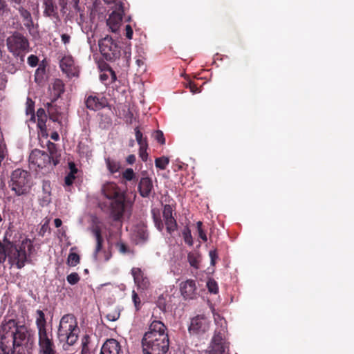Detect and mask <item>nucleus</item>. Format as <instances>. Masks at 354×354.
I'll return each mask as SVG.
<instances>
[{
    "instance_id": "nucleus-41",
    "label": "nucleus",
    "mask_w": 354,
    "mask_h": 354,
    "mask_svg": "<svg viewBox=\"0 0 354 354\" xmlns=\"http://www.w3.org/2000/svg\"><path fill=\"white\" fill-rule=\"evenodd\" d=\"M173 208L170 205H165L162 212V216L164 220L173 217Z\"/></svg>"
},
{
    "instance_id": "nucleus-18",
    "label": "nucleus",
    "mask_w": 354,
    "mask_h": 354,
    "mask_svg": "<svg viewBox=\"0 0 354 354\" xmlns=\"http://www.w3.org/2000/svg\"><path fill=\"white\" fill-rule=\"evenodd\" d=\"M138 192L143 198H149L153 192L152 180L149 177H142L138 183Z\"/></svg>"
},
{
    "instance_id": "nucleus-51",
    "label": "nucleus",
    "mask_w": 354,
    "mask_h": 354,
    "mask_svg": "<svg viewBox=\"0 0 354 354\" xmlns=\"http://www.w3.org/2000/svg\"><path fill=\"white\" fill-rule=\"evenodd\" d=\"M124 61L126 62V66H129L131 60V50L130 48L127 47L124 50V55L122 57Z\"/></svg>"
},
{
    "instance_id": "nucleus-23",
    "label": "nucleus",
    "mask_w": 354,
    "mask_h": 354,
    "mask_svg": "<svg viewBox=\"0 0 354 354\" xmlns=\"http://www.w3.org/2000/svg\"><path fill=\"white\" fill-rule=\"evenodd\" d=\"M32 346H27L17 344H10V347H8L9 354H31L30 349Z\"/></svg>"
},
{
    "instance_id": "nucleus-17",
    "label": "nucleus",
    "mask_w": 354,
    "mask_h": 354,
    "mask_svg": "<svg viewBox=\"0 0 354 354\" xmlns=\"http://www.w3.org/2000/svg\"><path fill=\"white\" fill-rule=\"evenodd\" d=\"M85 104L87 109L96 111L108 105L107 100L104 97L97 95H88L85 100Z\"/></svg>"
},
{
    "instance_id": "nucleus-24",
    "label": "nucleus",
    "mask_w": 354,
    "mask_h": 354,
    "mask_svg": "<svg viewBox=\"0 0 354 354\" xmlns=\"http://www.w3.org/2000/svg\"><path fill=\"white\" fill-rule=\"evenodd\" d=\"M37 315L36 325L38 329V335L43 333H47L46 328V321L44 312L41 310H37Z\"/></svg>"
},
{
    "instance_id": "nucleus-30",
    "label": "nucleus",
    "mask_w": 354,
    "mask_h": 354,
    "mask_svg": "<svg viewBox=\"0 0 354 354\" xmlns=\"http://www.w3.org/2000/svg\"><path fill=\"white\" fill-rule=\"evenodd\" d=\"M164 221L167 232L171 234L177 229V223L175 218L173 216L171 218H169L168 219L166 218Z\"/></svg>"
},
{
    "instance_id": "nucleus-34",
    "label": "nucleus",
    "mask_w": 354,
    "mask_h": 354,
    "mask_svg": "<svg viewBox=\"0 0 354 354\" xmlns=\"http://www.w3.org/2000/svg\"><path fill=\"white\" fill-rule=\"evenodd\" d=\"M46 73V68L44 66L40 64L35 71V80L37 83H40L44 80V75Z\"/></svg>"
},
{
    "instance_id": "nucleus-20",
    "label": "nucleus",
    "mask_w": 354,
    "mask_h": 354,
    "mask_svg": "<svg viewBox=\"0 0 354 354\" xmlns=\"http://www.w3.org/2000/svg\"><path fill=\"white\" fill-rule=\"evenodd\" d=\"M131 274L136 286L142 290L147 289L149 286V281L145 277L141 269L139 268H133Z\"/></svg>"
},
{
    "instance_id": "nucleus-2",
    "label": "nucleus",
    "mask_w": 354,
    "mask_h": 354,
    "mask_svg": "<svg viewBox=\"0 0 354 354\" xmlns=\"http://www.w3.org/2000/svg\"><path fill=\"white\" fill-rule=\"evenodd\" d=\"M102 193L110 200L111 215L114 221H119L124 210V195L114 183H106L102 187Z\"/></svg>"
},
{
    "instance_id": "nucleus-64",
    "label": "nucleus",
    "mask_w": 354,
    "mask_h": 354,
    "mask_svg": "<svg viewBox=\"0 0 354 354\" xmlns=\"http://www.w3.org/2000/svg\"><path fill=\"white\" fill-rule=\"evenodd\" d=\"M62 41L64 44H68L70 42L71 37L67 34H62L61 36Z\"/></svg>"
},
{
    "instance_id": "nucleus-4",
    "label": "nucleus",
    "mask_w": 354,
    "mask_h": 354,
    "mask_svg": "<svg viewBox=\"0 0 354 354\" xmlns=\"http://www.w3.org/2000/svg\"><path fill=\"white\" fill-rule=\"evenodd\" d=\"M31 186V176L27 171L17 169L12 172L9 187L16 195L21 196L28 194Z\"/></svg>"
},
{
    "instance_id": "nucleus-6",
    "label": "nucleus",
    "mask_w": 354,
    "mask_h": 354,
    "mask_svg": "<svg viewBox=\"0 0 354 354\" xmlns=\"http://www.w3.org/2000/svg\"><path fill=\"white\" fill-rule=\"evenodd\" d=\"M7 259L10 267L15 266L17 269H21L27 261L24 242L18 248L12 242L7 241Z\"/></svg>"
},
{
    "instance_id": "nucleus-40",
    "label": "nucleus",
    "mask_w": 354,
    "mask_h": 354,
    "mask_svg": "<svg viewBox=\"0 0 354 354\" xmlns=\"http://www.w3.org/2000/svg\"><path fill=\"white\" fill-rule=\"evenodd\" d=\"M66 280L69 284L75 285L80 281V277L77 272H72L66 277Z\"/></svg>"
},
{
    "instance_id": "nucleus-39",
    "label": "nucleus",
    "mask_w": 354,
    "mask_h": 354,
    "mask_svg": "<svg viewBox=\"0 0 354 354\" xmlns=\"http://www.w3.org/2000/svg\"><path fill=\"white\" fill-rule=\"evenodd\" d=\"M185 242L189 245H193V239L191 231L188 227H185L182 232Z\"/></svg>"
},
{
    "instance_id": "nucleus-10",
    "label": "nucleus",
    "mask_w": 354,
    "mask_h": 354,
    "mask_svg": "<svg viewBox=\"0 0 354 354\" xmlns=\"http://www.w3.org/2000/svg\"><path fill=\"white\" fill-rule=\"evenodd\" d=\"M19 327L16 320L13 319H4L0 326L1 342H5L6 344L11 343L16 330Z\"/></svg>"
},
{
    "instance_id": "nucleus-7",
    "label": "nucleus",
    "mask_w": 354,
    "mask_h": 354,
    "mask_svg": "<svg viewBox=\"0 0 354 354\" xmlns=\"http://www.w3.org/2000/svg\"><path fill=\"white\" fill-rule=\"evenodd\" d=\"M29 162L37 167L43 169L52 165L56 166L59 163V159L51 150H50V154H48L47 152L36 149L30 153Z\"/></svg>"
},
{
    "instance_id": "nucleus-13",
    "label": "nucleus",
    "mask_w": 354,
    "mask_h": 354,
    "mask_svg": "<svg viewBox=\"0 0 354 354\" xmlns=\"http://www.w3.org/2000/svg\"><path fill=\"white\" fill-rule=\"evenodd\" d=\"M39 347L40 354H56L55 346L52 335L48 333L39 334Z\"/></svg>"
},
{
    "instance_id": "nucleus-52",
    "label": "nucleus",
    "mask_w": 354,
    "mask_h": 354,
    "mask_svg": "<svg viewBox=\"0 0 354 354\" xmlns=\"http://www.w3.org/2000/svg\"><path fill=\"white\" fill-rule=\"evenodd\" d=\"M42 193L51 194L50 182L49 180H43L42 182Z\"/></svg>"
},
{
    "instance_id": "nucleus-56",
    "label": "nucleus",
    "mask_w": 354,
    "mask_h": 354,
    "mask_svg": "<svg viewBox=\"0 0 354 354\" xmlns=\"http://www.w3.org/2000/svg\"><path fill=\"white\" fill-rule=\"evenodd\" d=\"M8 345L5 342H0V354H9V350H7Z\"/></svg>"
},
{
    "instance_id": "nucleus-59",
    "label": "nucleus",
    "mask_w": 354,
    "mask_h": 354,
    "mask_svg": "<svg viewBox=\"0 0 354 354\" xmlns=\"http://www.w3.org/2000/svg\"><path fill=\"white\" fill-rule=\"evenodd\" d=\"M70 172L68 174L75 175L77 173V168L76 167L74 162H71L68 163Z\"/></svg>"
},
{
    "instance_id": "nucleus-22",
    "label": "nucleus",
    "mask_w": 354,
    "mask_h": 354,
    "mask_svg": "<svg viewBox=\"0 0 354 354\" xmlns=\"http://www.w3.org/2000/svg\"><path fill=\"white\" fill-rule=\"evenodd\" d=\"M44 15L51 17L57 15V7L53 0H43Z\"/></svg>"
},
{
    "instance_id": "nucleus-38",
    "label": "nucleus",
    "mask_w": 354,
    "mask_h": 354,
    "mask_svg": "<svg viewBox=\"0 0 354 354\" xmlns=\"http://www.w3.org/2000/svg\"><path fill=\"white\" fill-rule=\"evenodd\" d=\"M206 286L210 293L216 294L218 292V286L217 282L214 279H209L207 281Z\"/></svg>"
},
{
    "instance_id": "nucleus-11",
    "label": "nucleus",
    "mask_w": 354,
    "mask_h": 354,
    "mask_svg": "<svg viewBox=\"0 0 354 354\" xmlns=\"http://www.w3.org/2000/svg\"><path fill=\"white\" fill-rule=\"evenodd\" d=\"M11 344H23L27 346H32L34 339L30 331L25 325H19L16 330L14 337L11 338ZM10 347V343H8V347Z\"/></svg>"
},
{
    "instance_id": "nucleus-43",
    "label": "nucleus",
    "mask_w": 354,
    "mask_h": 354,
    "mask_svg": "<svg viewBox=\"0 0 354 354\" xmlns=\"http://www.w3.org/2000/svg\"><path fill=\"white\" fill-rule=\"evenodd\" d=\"M54 112H55V111L53 109L48 110V113L50 120H51L54 122H57L60 126H62L61 120L62 118V115H55V114H53Z\"/></svg>"
},
{
    "instance_id": "nucleus-49",
    "label": "nucleus",
    "mask_w": 354,
    "mask_h": 354,
    "mask_svg": "<svg viewBox=\"0 0 354 354\" xmlns=\"http://www.w3.org/2000/svg\"><path fill=\"white\" fill-rule=\"evenodd\" d=\"M147 147H139V156L143 162H146L148 159Z\"/></svg>"
},
{
    "instance_id": "nucleus-50",
    "label": "nucleus",
    "mask_w": 354,
    "mask_h": 354,
    "mask_svg": "<svg viewBox=\"0 0 354 354\" xmlns=\"http://www.w3.org/2000/svg\"><path fill=\"white\" fill-rule=\"evenodd\" d=\"M120 313L119 311H114L113 313H108L106 315V318L111 322L117 321L120 317Z\"/></svg>"
},
{
    "instance_id": "nucleus-54",
    "label": "nucleus",
    "mask_w": 354,
    "mask_h": 354,
    "mask_svg": "<svg viewBox=\"0 0 354 354\" xmlns=\"http://www.w3.org/2000/svg\"><path fill=\"white\" fill-rule=\"evenodd\" d=\"M27 109H26V113L27 114H32L34 113V102L30 99H27Z\"/></svg>"
},
{
    "instance_id": "nucleus-60",
    "label": "nucleus",
    "mask_w": 354,
    "mask_h": 354,
    "mask_svg": "<svg viewBox=\"0 0 354 354\" xmlns=\"http://www.w3.org/2000/svg\"><path fill=\"white\" fill-rule=\"evenodd\" d=\"M126 37L131 39L132 38V36H133V29L131 27L130 25H127L126 26Z\"/></svg>"
},
{
    "instance_id": "nucleus-61",
    "label": "nucleus",
    "mask_w": 354,
    "mask_h": 354,
    "mask_svg": "<svg viewBox=\"0 0 354 354\" xmlns=\"http://www.w3.org/2000/svg\"><path fill=\"white\" fill-rule=\"evenodd\" d=\"M136 156L133 155V154H131V155H129L127 158H126V161L129 164V165H133L136 162Z\"/></svg>"
},
{
    "instance_id": "nucleus-28",
    "label": "nucleus",
    "mask_w": 354,
    "mask_h": 354,
    "mask_svg": "<svg viewBox=\"0 0 354 354\" xmlns=\"http://www.w3.org/2000/svg\"><path fill=\"white\" fill-rule=\"evenodd\" d=\"M105 162L109 171L112 174L119 171L121 167L120 163L118 160L109 157L105 158Z\"/></svg>"
},
{
    "instance_id": "nucleus-63",
    "label": "nucleus",
    "mask_w": 354,
    "mask_h": 354,
    "mask_svg": "<svg viewBox=\"0 0 354 354\" xmlns=\"http://www.w3.org/2000/svg\"><path fill=\"white\" fill-rule=\"evenodd\" d=\"M132 298H133V301L136 307L137 308V310H138V304H140V299H139L138 295L134 291L133 292Z\"/></svg>"
},
{
    "instance_id": "nucleus-25",
    "label": "nucleus",
    "mask_w": 354,
    "mask_h": 354,
    "mask_svg": "<svg viewBox=\"0 0 354 354\" xmlns=\"http://www.w3.org/2000/svg\"><path fill=\"white\" fill-rule=\"evenodd\" d=\"M117 79L115 73L109 68L106 72H104L100 75V81L104 84H109L114 82Z\"/></svg>"
},
{
    "instance_id": "nucleus-55",
    "label": "nucleus",
    "mask_w": 354,
    "mask_h": 354,
    "mask_svg": "<svg viewBox=\"0 0 354 354\" xmlns=\"http://www.w3.org/2000/svg\"><path fill=\"white\" fill-rule=\"evenodd\" d=\"M75 178V175L68 174L64 179L65 184L68 186L71 185L73 183L74 179Z\"/></svg>"
},
{
    "instance_id": "nucleus-32",
    "label": "nucleus",
    "mask_w": 354,
    "mask_h": 354,
    "mask_svg": "<svg viewBox=\"0 0 354 354\" xmlns=\"http://www.w3.org/2000/svg\"><path fill=\"white\" fill-rule=\"evenodd\" d=\"M112 125V120L109 116L101 115L99 126L102 129H108Z\"/></svg>"
},
{
    "instance_id": "nucleus-42",
    "label": "nucleus",
    "mask_w": 354,
    "mask_h": 354,
    "mask_svg": "<svg viewBox=\"0 0 354 354\" xmlns=\"http://www.w3.org/2000/svg\"><path fill=\"white\" fill-rule=\"evenodd\" d=\"M136 177V174L131 168H127L122 173V178L127 181L132 180Z\"/></svg>"
},
{
    "instance_id": "nucleus-12",
    "label": "nucleus",
    "mask_w": 354,
    "mask_h": 354,
    "mask_svg": "<svg viewBox=\"0 0 354 354\" xmlns=\"http://www.w3.org/2000/svg\"><path fill=\"white\" fill-rule=\"evenodd\" d=\"M209 328V321L204 315H198L193 317L189 326V332L192 334H203Z\"/></svg>"
},
{
    "instance_id": "nucleus-26",
    "label": "nucleus",
    "mask_w": 354,
    "mask_h": 354,
    "mask_svg": "<svg viewBox=\"0 0 354 354\" xmlns=\"http://www.w3.org/2000/svg\"><path fill=\"white\" fill-rule=\"evenodd\" d=\"M18 10L21 17L23 18L24 26L28 29L33 27V21L30 12L23 7H19Z\"/></svg>"
},
{
    "instance_id": "nucleus-29",
    "label": "nucleus",
    "mask_w": 354,
    "mask_h": 354,
    "mask_svg": "<svg viewBox=\"0 0 354 354\" xmlns=\"http://www.w3.org/2000/svg\"><path fill=\"white\" fill-rule=\"evenodd\" d=\"M189 265L195 269L199 268L200 255L197 252H189L187 255Z\"/></svg>"
},
{
    "instance_id": "nucleus-8",
    "label": "nucleus",
    "mask_w": 354,
    "mask_h": 354,
    "mask_svg": "<svg viewBox=\"0 0 354 354\" xmlns=\"http://www.w3.org/2000/svg\"><path fill=\"white\" fill-rule=\"evenodd\" d=\"M102 57L109 62H114L120 57V48L111 37L106 36L98 43Z\"/></svg>"
},
{
    "instance_id": "nucleus-62",
    "label": "nucleus",
    "mask_w": 354,
    "mask_h": 354,
    "mask_svg": "<svg viewBox=\"0 0 354 354\" xmlns=\"http://www.w3.org/2000/svg\"><path fill=\"white\" fill-rule=\"evenodd\" d=\"M158 308H160V310L162 312H165L166 311V304L165 303L164 301H162L161 299H159L158 301Z\"/></svg>"
},
{
    "instance_id": "nucleus-57",
    "label": "nucleus",
    "mask_w": 354,
    "mask_h": 354,
    "mask_svg": "<svg viewBox=\"0 0 354 354\" xmlns=\"http://www.w3.org/2000/svg\"><path fill=\"white\" fill-rule=\"evenodd\" d=\"M209 257L211 259V265L214 266L215 261L218 258V255L216 250H210L209 252Z\"/></svg>"
},
{
    "instance_id": "nucleus-46",
    "label": "nucleus",
    "mask_w": 354,
    "mask_h": 354,
    "mask_svg": "<svg viewBox=\"0 0 354 354\" xmlns=\"http://www.w3.org/2000/svg\"><path fill=\"white\" fill-rule=\"evenodd\" d=\"M37 126L40 129L42 136H47L48 133L46 132V121L44 120L42 118H39Z\"/></svg>"
},
{
    "instance_id": "nucleus-58",
    "label": "nucleus",
    "mask_w": 354,
    "mask_h": 354,
    "mask_svg": "<svg viewBox=\"0 0 354 354\" xmlns=\"http://www.w3.org/2000/svg\"><path fill=\"white\" fill-rule=\"evenodd\" d=\"M187 87H189L190 91L193 93V94H196V93H200V90L199 88L197 87V86L192 82H189L188 84V86Z\"/></svg>"
},
{
    "instance_id": "nucleus-19",
    "label": "nucleus",
    "mask_w": 354,
    "mask_h": 354,
    "mask_svg": "<svg viewBox=\"0 0 354 354\" xmlns=\"http://www.w3.org/2000/svg\"><path fill=\"white\" fill-rule=\"evenodd\" d=\"M121 346L115 339H107L101 348L100 354H120Z\"/></svg>"
},
{
    "instance_id": "nucleus-15",
    "label": "nucleus",
    "mask_w": 354,
    "mask_h": 354,
    "mask_svg": "<svg viewBox=\"0 0 354 354\" xmlns=\"http://www.w3.org/2000/svg\"><path fill=\"white\" fill-rule=\"evenodd\" d=\"M99 223L100 222L97 218L94 219L90 228V230L93 235L95 236L96 241L95 249L93 254V258L95 261L97 260V254L98 252L102 250V243L104 241L103 237L102 236V229Z\"/></svg>"
},
{
    "instance_id": "nucleus-16",
    "label": "nucleus",
    "mask_w": 354,
    "mask_h": 354,
    "mask_svg": "<svg viewBox=\"0 0 354 354\" xmlns=\"http://www.w3.org/2000/svg\"><path fill=\"white\" fill-rule=\"evenodd\" d=\"M180 290L185 299H194L197 297L196 281L193 279H187L181 282Z\"/></svg>"
},
{
    "instance_id": "nucleus-37",
    "label": "nucleus",
    "mask_w": 354,
    "mask_h": 354,
    "mask_svg": "<svg viewBox=\"0 0 354 354\" xmlns=\"http://www.w3.org/2000/svg\"><path fill=\"white\" fill-rule=\"evenodd\" d=\"M119 252L122 254H133V251L123 242L119 241L115 244Z\"/></svg>"
},
{
    "instance_id": "nucleus-33",
    "label": "nucleus",
    "mask_w": 354,
    "mask_h": 354,
    "mask_svg": "<svg viewBox=\"0 0 354 354\" xmlns=\"http://www.w3.org/2000/svg\"><path fill=\"white\" fill-rule=\"evenodd\" d=\"M4 243L0 241V264L5 262L8 257L7 239H4Z\"/></svg>"
},
{
    "instance_id": "nucleus-9",
    "label": "nucleus",
    "mask_w": 354,
    "mask_h": 354,
    "mask_svg": "<svg viewBox=\"0 0 354 354\" xmlns=\"http://www.w3.org/2000/svg\"><path fill=\"white\" fill-rule=\"evenodd\" d=\"M8 48L15 56H21L23 60V53L28 50L29 42L27 38L19 32H15L6 40Z\"/></svg>"
},
{
    "instance_id": "nucleus-21",
    "label": "nucleus",
    "mask_w": 354,
    "mask_h": 354,
    "mask_svg": "<svg viewBox=\"0 0 354 354\" xmlns=\"http://www.w3.org/2000/svg\"><path fill=\"white\" fill-rule=\"evenodd\" d=\"M122 20V15L120 12L113 11L106 20L107 26H109L111 32H116L120 26Z\"/></svg>"
},
{
    "instance_id": "nucleus-45",
    "label": "nucleus",
    "mask_w": 354,
    "mask_h": 354,
    "mask_svg": "<svg viewBox=\"0 0 354 354\" xmlns=\"http://www.w3.org/2000/svg\"><path fill=\"white\" fill-rule=\"evenodd\" d=\"M39 201L41 206L48 205L51 202V194H43Z\"/></svg>"
},
{
    "instance_id": "nucleus-53",
    "label": "nucleus",
    "mask_w": 354,
    "mask_h": 354,
    "mask_svg": "<svg viewBox=\"0 0 354 354\" xmlns=\"http://www.w3.org/2000/svg\"><path fill=\"white\" fill-rule=\"evenodd\" d=\"M38 62H39V59L38 57L35 55H30L28 57V64L31 66V67H35L38 64Z\"/></svg>"
},
{
    "instance_id": "nucleus-1",
    "label": "nucleus",
    "mask_w": 354,
    "mask_h": 354,
    "mask_svg": "<svg viewBox=\"0 0 354 354\" xmlns=\"http://www.w3.org/2000/svg\"><path fill=\"white\" fill-rule=\"evenodd\" d=\"M167 330L161 321H152L141 341L142 354H166L169 347Z\"/></svg>"
},
{
    "instance_id": "nucleus-14",
    "label": "nucleus",
    "mask_w": 354,
    "mask_h": 354,
    "mask_svg": "<svg viewBox=\"0 0 354 354\" xmlns=\"http://www.w3.org/2000/svg\"><path fill=\"white\" fill-rule=\"evenodd\" d=\"M59 67L62 71L66 74L68 78L78 75L79 71L74 64L73 59L71 56H64L59 61Z\"/></svg>"
},
{
    "instance_id": "nucleus-44",
    "label": "nucleus",
    "mask_w": 354,
    "mask_h": 354,
    "mask_svg": "<svg viewBox=\"0 0 354 354\" xmlns=\"http://www.w3.org/2000/svg\"><path fill=\"white\" fill-rule=\"evenodd\" d=\"M153 219L155 226L159 231H162L164 228V224L158 215L153 212Z\"/></svg>"
},
{
    "instance_id": "nucleus-5",
    "label": "nucleus",
    "mask_w": 354,
    "mask_h": 354,
    "mask_svg": "<svg viewBox=\"0 0 354 354\" xmlns=\"http://www.w3.org/2000/svg\"><path fill=\"white\" fill-rule=\"evenodd\" d=\"M226 327L222 324L214 330L211 343L208 347V354H227L229 351V342L226 339Z\"/></svg>"
},
{
    "instance_id": "nucleus-47",
    "label": "nucleus",
    "mask_w": 354,
    "mask_h": 354,
    "mask_svg": "<svg viewBox=\"0 0 354 354\" xmlns=\"http://www.w3.org/2000/svg\"><path fill=\"white\" fill-rule=\"evenodd\" d=\"M55 101V100H53L50 103H47V109H48V110L53 109L55 111L53 114H55V115H62L63 113L61 111V109L59 107H58L56 104H54Z\"/></svg>"
},
{
    "instance_id": "nucleus-3",
    "label": "nucleus",
    "mask_w": 354,
    "mask_h": 354,
    "mask_svg": "<svg viewBox=\"0 0 354 354\" xmlns=\"http://www.w3.org/2000/svg\"><path fill=\"white\" fill-rule=\"evenodd\" d=\"M79 328L75 317L72 315H64L59 322L57 335L60 342L73 345L77 340Z\"/></svg>"
},
{
    "instance_id": "nucleus-36",
    "label": "nucleus",
    "mask_w": 354,
    "mask_h": 354,
    "mask_svg": "<svg viewBox=\"0 0 354 354\" xmlns=\"http://www.w3.org/2000/svg\"><path fill=\"white\" fill-rule=\"evenodd\" d=\"M80 263V256L75 252H70L68 259H67V264L69 266H76Z\"/></svg>"
},
{
    "instance_id": "nucleus-27",
    "label": "nucleus",
    "mask_w": 354,
    "mask_h": 354,
    "mask_svg": "<svg viewBox=\"0 0 354 354\" xmlns=\"http://www.w3.org/2000/svg\"><path fill=\"white\" fill-rule=\"evenodd\" d=\"M53 92L54 95V100L59 98L64 92V84L59 79H56L53 84Z\"/></svg>"
},
{
    "instance_id": "nucleus-48",
    "label": "nucleus",
    "mask_w": 354,
    "mask_h": 354,
    "mask_svg": "<svg viewBox=\"0 0 354 354\" xmlns=\"http://www.w3.org/2000/svg\"><path fill=\"white\" fill-rule=\"evenodd\" d=\"M153 137L160 144L164 145L165 143V139L162 131L158 130L154 132Z\"/></svg>"
},
{
    "instance_id": "nucleus-31",
    "label": "nucleus",
    "mask_w": 354,
    "mask_h": 354,
    "mask_svg": "<svg viewBox=\"0 0 354 354\" xmlns=\"http://www.w3.org/2000/svg\"><path fill=\"white\" fill-rule=\"evenodd\" d=\"M136 139L140 147H148L147 140L144 137L138 127L135 129Z\"/></svg>"
},
{
    "instance_id": "nucleus-35",
    "label": "nucleus",
    "mask_w": 354,
    "mask_h": 354,
    "mask_svg": "<svg viewBox=\"0 0 354 354\" xmlns=\"http://www.w3.org/2000/svg\"><path fill=\"white\" fill-rule=\"evenodd\" d=\"M169 162V160L167 157L162 156L160 158H157L155 160L156 167L159 168L160 169L164 170L166 169L167 166Z\"/></svg>"
}]
</instances>
